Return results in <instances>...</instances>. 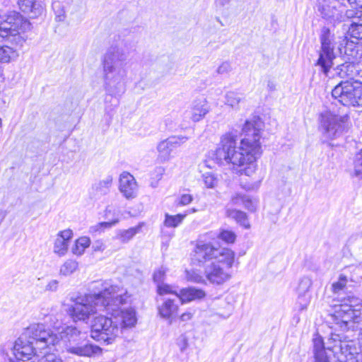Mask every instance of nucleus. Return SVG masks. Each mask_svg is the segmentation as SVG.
<instances>
[{"label":"nucleus","mask_w":362,"mask_h":362,"mask_svg":"<svg viewBox=\"0 0 362 362\" xmlns=\"http://www.w3.org/2000/svg\"><path fill=\"white\" fill-rule=\"evenodd\" d=\"M361 310L353 304L335 305L332 317L336 327L327 339L326 346L322 338L313 339V353L315 362H330V355L337 357V362H344L339 356L347 357L357 354L356 342L362 346V327L359 326Z\"/></svg>","instance_id":"obj_1"},{"label":"nucleus","mask_w":362,"mask_h":362,"mask_svg":"<svg viewBox=\"0 0 362 362\" xmlns=\"http://www.w3.org/2000/svg\"><path fill=\"white\" fill-rule=\"evenodd\" d=\"M264 123L259 116L247 119L243 127L244 138L237 146L235 137L223 135L218 147L213 153V159L219 165L232 164L233 169L240 175H252L257 170V158L260 155V133Z\"/></svg>","instance_id":"obj_2"},{"label":"nucleus","mask_w":362,"mask_h":362,"mask_svg":"<svg viewBox=\"0 0 362 362\" xmlns=\"http://www.w3.org/2000/svg\"><path fill=\"white\" fill-rule=\"evenodd\" d=\"M89 290L90 293L78 296L69 309V313L74 322L86 321L96 313L97 307L108 312H115L130 301V296L127 291L123 292L118 286L110 285L108 282L93 281Z\"/></svg>","instance_id":"obj_3"},{"label":"nucleus","mask_w":362,"mask_h":362,"mask_svg":"<svg viewBox=\"0 0 362 362\" xmlns=\"http://www.w3.org/2000/svg\"><path fill=\"white\" fill-rule=\"evenodd\" d=\"M129 40L130 37L112 45L103 57L104 86L111 95H120L125 91L129 53L124 51V47L128 49L127 43Z\"/></svg>","instance_id":"obj_4"},{"label":"nucleus","mask_w":362,"mask_h":362,"mask_svg":"<svg viewBox=\"0 0 362 362\" xmlns=\"http://www.w3.org/2000/svg\"><path fill=\"white\" fill-rule=\"evenodd\" d=\"M235 260V252L228 248H222L221 256L207 264L204 268V276L211 284L221 285L231 277L230 270Z\"/></svg>","instance_id":"obj_5"},{"label":"nucleus","mask_w":362,"mask_h":362,"mask_svg":"<svg viewBox=\"0 0 362 362\" xmlns=\"http://www.w3.org/2000/svg\"><path fill=\"white\" fill-rule=\"evenodd\" d=\"M121 332L117 316L100 315L91 321L90 337L102 344H112Z\"/></svg>","instance_id":"obj_6"},{"label":"nucleus","mask_w":362,"mask_h":362,"mask_svg":"<svg viewBox=\"0 0 362 362\" xmlns=\"http://www.w3.org/2000/svg\"><path fill=\"white\" fill-rule=\"evenodd\" d=\"M63 334L62 337L67 341L68 353L83 357H93L102 354V349L90 343L76 327H67Z\"/></svg>","instance_id":"obj_7"},{"label":"nucleus","mask_w":362,"mask_h":362,"mask_svg":"<svg viewBox=\"0 0 362 362\" xmlns=\"http://www.w3.org/2000/svg\"><path fill=\"white\" fill-rule=\"evenodd\" d=\"M320 49L316 65L320 66L322 71L327 75L337 56L334 49L337 42L334 34L326 26L322 27L320 30Z\"/></svg>","instance_id":"obj_8"},{"label":"nucleus","mask_w":362,"mask_h":362,"mask_svg":"<svg viewBox=\"0 0 362 362\" xmlns=\"http://www.w3.org/2000/svg\"><path fill=\"white\" fill-rule=\"evenodd\" d=\"M347 125L339 116L325 112L320 116L319 131L324 142L337 139L346 131Z\"/></svg>","instance_id":"obj_9"},{"label":"nucleus","mask_w":362,"mask_h":362,"mask_svg":"<svg viewBox=\"0 0 362 362\" xmlns=\"http://www.w3.org/2000/svg\"><path fill=\"white\" fill-rule=\"evenodd\" d=\"M30 27V23L21 14L11 11L6 16L0 17V36L6 37L16 35Z\"/></svg>","instance_id":"obj_10"},{"label":"nucleus","mask_w":362,"mask_h":362,"mask_svg":"<svg viewBox=\"0 0 362 362\" xmlns=\"http://www.w3.org/2000/svg\"><path fill=\"white\" fill-rule=\"evenodd\" d=\"M221 252L222 249L216 247L211 243L198 240L192 256V263L204 267L207 262L217 259Z\"/></svg>","instance_id":"obj_11"},{"label":"nucleus","mask_w":362,"mask_h":362,"mask_svg":"<svg viewBox=\"0 0 362 362\" xmlns=\"http://www.w3.org/2000/svg\"><path fill=\"white\" fill-rule=\"evenodd\" d=\"M356 81L349 80L341 81L332 89V97L344 106H352Z\"/></svg>","instance_id":"obj_12"},{"label":"nucleus","mask_w":362,"mask_h":362,"mask_svg":"<svg viewBox=\"0 0 362 362\" xmlns=\"http://www.w3.org/2000/svg\"><path fill=\"white\" fill-rule=\"evenodd\" d=\"M187 140L186 136H173L160 141L157 145L158 160L161 163L170 160L175 150Z\"/></svg>","instance_id":"obj_13"},{"label":"nucleus","mask_w":362,"mask_h":362,"mask_svg":"<svg viewBox=\"0 0 362 362\" xmlns=\"http://www.w3.org/2000/svg\"><path fill=\"white\" fill-rule=\"evenodd\" d=\"M119 189L127 199H134L137 196L138 185L134 177L129 173L123 172L119 176Z\"/></svg>","instance_id":"obj_14"},{"label":"nucleus","mask_w":362,"mask_h":362,"mask_svg":"<svg viewBox=\"0 0 362 362\" xmlns=\"http://www.w3.org/2000/svg\"><path fill=\"white\" fill-rule=\"evenodd\" d=\"M347 277L344 274H340L338 278V280L332 284L331 290L334 294L337 295L338 300L341 302L340 305L344 303L353 304L355 306V308H357L358 306V298L351 296H348L346 298L340 296L341 295L346 293V291L347 289Z\"/></svg>","instance_id":"obj_15"},{"label":"nucleus","mask_w":362,"mask_h":362,"mask_svg":"<svg viewBox=\"0 0 362 362\" xmlns=\"http://www.w3.org/2000/svg\"><path fill=\"white\" fill-rule=\"evenodd\" d=\"M19 9L30 18H35L44 11L42 1L34 0H18Z\"/></svg>","instance_id":"obj_16"},{"label":"nucleus","mask_w":362,"mask_h":362,"mask_svg":"<svg viewBox=\"0 0 362 362\" xmlns=\"http://www.w3.org/2000/svg\"><path fill=\"white\" fill-rule=\"evenodd\" d=\"M313 281L309 276H303L298 283L297 291L298 293V303L300 305L299 310H304L310 303V296L307 295L310 287L312 286Z\"/></svg>","instance_id":"obj_17"},{"label":"nucleus","mask_w":362,"mask_h":362,"mask_svg":"<svg viewBox=\"0 0 362 362\" xmlns=\"http://www.w3.org/2000/svg\"><path fill=\"white\" fill-rule=\"evenodd\" d=\"M209 107L206 99L204 97H200L194 100L191 106V119L194 122H199L202 119L204 116L209 112Z\"/></svg>","instance_id":"obj_18"},{"label":"nucleus","mask_w":362,"mask_h":362,"mask_svg":"<svg viewBox=\"0 0 362 362\" xmlns=\"http://www.w3.org/2000/svg\"><path fill=\"white\" fill-rule=\"evenodd\" d=\"M73 233L67 229L59 232L54 245V252L59 256H64L68 250V245Z\"/></svg>","instance_id":"obj_19"},{"label":"nucleus","mask_w":362,"mask_h":362,"mask_svg":"<svg viewBox=\"0 0 362 362\" xmlns=\"http://www.w3.org/2000/svg\"><path fill=\"white\" fill-rule=\"evenodd\" d=\"M120 212L113 206H107L105 211V217L107 221L101 222L96 225L94 228L95 230L100 229L109 228L115 226L119 221Z\"/></svg>","instance_id":"obj_20"},{"label":"nucleus","mask_w":362,"mask_h":362,"mask_svg":"<svg viewBox=\"0 0 362 362\" xmlns=\"http://www.w3.org/2000/svg\"><path fill=\"white\" fill-rule=\"evenodd\" d=\"M205 296L206 293L204 290L195 287H189L181 289L179 295H177V298L183 303L195 300H200Z\"/></svg>","instance_id":"obj_21"},{"label":"nucleus","mask_w":362,"mask_h":362,"mask_svg":"<svg viewBox=\"0 0 362 362\" xmlns=\"http://www.w3.org/2000/svg\"><path fill=\"white\" fill-rule=\"evenodd\" d=\"M158 313L162 318L170 320V324L177 313L178 305L173 299H166L161 305L158 308Z\"/></svg>","instance_id":"obj_22"},{"label":"nucleus","mask_w":362,"mask_h":362,"mask_svg":"<svg viewBox=\"0 0 362 362\" xmlns=\"http://www.w3.org/2000/svg\"><path fill=\"white\" fill-rule=\"evenodd\" d=\"M356 63L352 62H345L338 65L336 68V74L341 78H347L349 81H355L354 77L358 74Z\"/></svg>","instance_id":"obj_23"},{"label":"nucleus","mask_w":362,"mask_h":362,"mask_svg":"<svg viewBox=\"0 0 362 362\" xmlns=\"http://www.w3.org/2000/svg\"><path fill=\"white\" fill-rule=\"evenodd\" d=\"M344 54L348 59L354 63L358 62L362 58V46L358 42L351 40L344 46Z\"/></svg>","instance_id":"obj_24"},{"label":"nucleus","mask_w":362,"mask_h":362,"mask_svg":"<svg viewBox=\"0 0 362 362\" xmlns=\"http://www.w3.org/2000/svg\"><path fill=\"white\" fill-rule=\"evenodd\" d=\"M120 313L121 315L118 317V320L121 330L124 328L132 327L136 325L137 319L134 309L129 308L121 310Z\"/></svg>","instance_id":"obj_25"},{"label":"nucleus","mask_w":362,"mask_h":362,"mask_svg":"<svg viewBox=\"0 0 362 362\" xmlns=\"http://www.w3.org/2000/svg\"><path fill=\"white\" fill-rule=\"evenodd\" d=\"M226 216L228 218L235 220L237 223L240 224L244 228L249 229L250 228L247 216L242 211L228 208L226 210Z\"/></svg>","instance_id":"obj_26"},{"label":"nucleus","mask_w":362,"mask_h":362,"mask_svg":"<svg viewBox=\"0 0 362 362\" xmlns=\"http://www.w3.org/2000/svg\"><path fill=\"white\" fill-rule=\"evenodd\" d=\"M233 0H215L214 8L217 13L228 18L233 13Z\"/></svg>","instance_id":"obj_27"},{"label":"nucleus","mask_w":362,"mask_h":362,"mask_svg":"<svg viewBox=\"0 0 362 362\" xmlns=\"http://www.w3.org/2000/svg\"><path fill=\"white\" fill-rule=\"evenodd\" d=\"M142 226L143 223H139L138 226L129 228L127 230H120L117 233L115 238L123 243H126L141 231Z\"/></svg>","instance_id":"obj_28"},{"label":"nucleus","mask_w":362,"mask_h":362,"mask_svg":"<svg viewBox=\"0 0 362 362\" xmlns=\"http://www.w3.org/2000/svg\"><path fill=\"white\" fill-rule=\"evenodd\" d=\"M231 202L235 205H243L249 211L255 210V205L250 197L245 194H237L231 198Z\"/></svg>","instance_id":"obj_29"},{"label":"nucleus","mask_w":362,"mask_h":362,"mask_svg":"<svg viewBox=\"0 0 362 362\" xmlns=\"http://www.w3.org/2000/svg\"><path fill=\"white\" fill-rule=\"evenodd\" d=\"M226 104L233 108H238L239 103L244 100L245 96L243 93L229 91L227 92L225 96Z\"/></svg>","instance_id":"obj_30"},{"label":"nucleus","mask_w":362,"mask_h":362,"mask_svg":"<svg viewBox=\"0 0 362 362\" xmlns=\"http://www.w3.org/2000/svg\"><path fill=\"white\" fill-rule=\"evenodd\" d=\"M186 216L187 214H178L175 216L165 214L163 225L167 228H176L182 223Z\"/></svg>","instance_id":"obj_31"},{"label":"nucleus","mask_w":362,"mask_h":362,"mask_svg":"<svg viewBox=\"0 0 362 362\" xmlns=\"http://www.w3.org/2000/svg\"><path fill=\"white\" fill-rule=\"evenodd\" d=\"M113 177L112 175H107L104 179L95 185V190L101 195L107 194L112 187Z\"/></svg>","instance_id":"obj_32"},{"label":"nucleus","mask_w":362,"mask_h":362,"mask_svg":"<svg viewBox=\"0 0 362 362\" xmlns=\"http://www.w3.org/2000/svg\"><path fill=\"white\" fill-rule=\"evenodd\" d=\"M347 25L349 26L348 33L351 38L355 39L356 42L362 40V23L349 21Z\"/></svg>","instance_id":"obj_33"},{"label":"nucleus","mask_w":362,"mask_h":362,"mask_svg":"<svg viewBox=\"0 0 362 362\" xmlns=\"http://www.w3.org/2000/svg\"><path fill=\"white\" fill-rule=\"evenodd\" d=\"M90 240L88 237H81L75 243L72 247V252L76 255H81L85 250L90 246Z\"/></svg>","instance_id":"obj_34"},{"label":"nucleus","mask_w":362,"mask_h":362,"mask_svg":"<svg viewBox=\"0 0 362 362\" xmlns=\"http://www.w3.org/2000/svg\"><path fill=\"white\" fill-rule=\"evenodd\" d=\"M78 267V262L73 259L66 260L60 268V274L64 276L71 274Z\"/></svg>","instance_id":"obj_35"},{"label":"nucleus","mask_w":362,"mask_h":362,"mask_svg":"<svg viewBox=\"0 0 362 362\" xmlns=\"http://www.w3.org/2000/svg\"><path fill=\"white\" fill-rule=\"evenodd\" d=\"M354 175L359 179H362V149L354 157Z\"/></svg>","instance_id":"obj_36"},{"label":"nucleus","mask_w":362,"mask_h":362,"mask_svg":"<svg viewBox=\"0 0 362 362\" xmlns=\"http://www.w3.org/2000/svg\"><path fill=\"white\" fill-rule=\"evenodd\" d=\"M217 237L227 244H233L236 240L235 233L232 230L226 229H221Z\"/></svg>","instance_id":"obj_37"},{"label":"nucleus","mask_w":362,"mask_h":362,"mask_svg":"<svg viewBox=\"0 0 362 362\" xmlns=\"http://www.w3.org/2000/svg\"><path fill=\"white\" fill-rule=\"evenodd\" d=\"M187 279L195 284H206V279L199 272L192 270L187 273Z\"/></svg>","instance_id":"obj_38"},{"label":"nucleus","mask_w":362,"mask_h":362,"mask_svg":"<svg viewBox=\"0 0 362 362\" xmlns=\"http://www.w3.org/2000/svg\"><path fill=\"white\" fill-rule=\"evenodd\" d=\"M15 54L14 50L8 46H0V62L8 63Z\"/></svg>","instance_id":"obj_39"},{"label":"nucleus","mask_w":362,"mask_h":362,"mask_svg":"<svg viewBox=\"0 0 362 362\" xmlns=\"http://www.w3.org/2000/svg\"><path fill=\"white\" fill-rule=\"evenodd\" d=\"M355 84L354 101L352 106L362 107V83L357 81Z\"/></svg>","instance_id":"obj_40"},{"label":"nucleus","mask_w":362,"mask_h":362,"mask_svg":"<svg viewBox=\"0 0 362 362\" xmlns=\"http://www.w3.org/2000/svg\"><path fill=\"white\" fill-rule=\"evenodd\" d=\"M202 177L206 187L214 188L216 185L217 180L211 173H204Z\"/></svg>","instance_id":"obj_41"},{"label":"nucleus","mask_w":362,"mask_h":362,"mask_svg":"<svg viewBox=\"0 0 362 362\" xmlns=\"http://www.w3.org/2000/svg\"><path fill=\"white\" fill-rule=\"evenodd\" d=\"M165 272L166 271L163 267H161L154 272L153 279L154 282L157 284V286L158 284H164L163 281L165 280Z\"/></svg>","instance_id":"obj_42"},{"label":"nucleus","mask_w":362,"mask_h":362,"mask_svg":"<svg viewBox=\"0 0 362 362\" xmlns=\"http://www.w3.org/2000/svg\"><path fill=\"white\" fill-rule=\"evenodd\" d=\"M39 362H63L61 357L55 354L49 353L45 354Z\"/></svg>","instance_id":"obj_43"},{"label":"nucleus","mask_w":362,"mask_h":362,"mask_svg":"<svg viewBox=\"0 0 362 362\" xmlns=\"http://www.w3.org/2000/svg\"><path fill=\"white\" fill-rule=\"evenodd\" d=\"M157 291L159 295L174 293L176 295L177 297V295H179V293H177L176 291L172 290V287L170 285L165 284H158V286H157Z\"/></svg>","instance_id":"obj_44"},{"label":"nucleus","mask_w":362,"mask_h":362,"mask_svg":"<svg viewBox=\"0 0 362 362\" xmlns=\"http://www.w3.org/2000/svg\"><path fill=\"white\" fill-rule=\"evenodd\" d=\"M194 197L190 194H182L180 195V197L178 199L177 201V205L178 206H187L192 203L193 201Z\"/></svg>","instance_id":"obj_45"},{"label":"nucleus","mask_w":362,"mask_h":362,"mask_svg":"<svg viewBox=\"0 0 362 362\" xmlns=\"http://www.w3.org/2000/svg\"><path fill=\"white\" fill-rule=\"evenodd\" d=\"M230 71V64L228 62H224L218 67L216 72L218 74H225L229 73Z\"/></svg>","instance_id":"obj_46"},{"label":"nucleus","mask_w":362,"mask_h":362,"mask_svg":"<svg viewBox=\"0 0 362 362\" xmlns=\"http://www.w3.org/2000/svg\"><path fill=\"white\" fill-rule=\"evenodd\" d=\"M164 172L165 169L163 167H156L154 169L153 173H152L151 179L159 181L160 180H161L163 175L164 174Z\"/></svg>","instance_id":"obj_47"},{"label":"nucleus","mask_w":362,"mask_h":362,"mask_svg":"<svg viewBox=\"0 0 362 362\" xmlns=\"http://www.w3.org/2000/svg\"><path fill=\"white\" fill-rule=\"evenodd\" d=\"M105 248V245L100 240H95L92 245V249L95 252H103Z\"/></svg>","instance_id":"obj_48"},{"label":"nucleus","mask_w":362,"mask_h":362,"mask_svg":"<svg viewBox=\"0 0 362 362\" xmlns=\"http://www.w3.org/2000/svg\"><path fill=\"white\" fill-rule=\"evenodd\" d=\"M59 282L57 280L50 281L46 286V291H55L58 288Z\"/></svg>","instance_id":"obj_49"},{"label":"nucleus","mask_w":362,"mask_h":362,"mask_svg":"<svg viewBox=\"0 0 362 362\" xmlns=\"http://www.w3.org/2000/svg\"><path fill=\"white\" fill-rule=\"evenodd\" d=\"M192 314L189 312L185 313L181 315L180 319L182 321H187L192 318Z\"/></svg>","instance_id":"obj_50"},{"label":"nucleus","mask_w":362,"mask_h":362,"mask_svg":"<svg viewBox=\"0 0 362 362\" xmlns=\"http://www.w3.org/2000/svg\"><path fill=\"white\" fill-rule=\"evenodd\" d=\"M349 4H355L356 6L362 8V0H347Z\"/></svg>","instance_id":"obj_51"},{"label":"nucleus","mask_w":362,"mask_h":362,"mask_svg":"<svg viewBox=\"0 0 362 362\" xmlns=\"http://www.w3.org/2000/svg\"><path fill=\"white\" fill-rule=\"evenodd\" d=\"M267 88L269 91H274L276 89V85L273 81H269L267 83Z\"/></svg>","instance_id":"obj_52"},{"label":"nucleus","mask_w":362,"mask_h":362,"mask_svg":"<svg viewBox=\"0 0 362 362\" xmlns=\"http://www.w3.org/2000/svg\"><path fill=\"white\" fill-rule=\"evenodd\" d=\"M158 182V181H157V180H156L155 182L151 181V187H157Z\"/></svg>","instance_id":"obj_53"},{"label":"nucleus","mask_w":362,"mask_h":362,"mask_svg":"<svg viewBox=\"0 0 362 362\" xmlns=\"http://www.w3.org/2000/svg\"><path fill=\"white\" fill-rule=\"evenodd\" d=\"M197 210L196 209L192 208V209H191L188 210V211H187V212H188L189 214H191V213H195V212H197Z\"/></svg>","instance_id":"obj_54"},{"label":"nucleus","mask_w":362,"mask_h":362,"mask_svg":"<svg viewBox=\"0 0 362 362\" xmlns=\"http://www.w3.org/2000/svg\"><path fill=\"white\" fill-rule=\"evenodd\" d=\"M342 45V44H339L337 47L338 49L339 50L340 53H341V46Z\"/></svg>","instance_id":"obj_55"},{"label":"nucleus","mask_w":362,"mask_h":362,"mask_svg":"<svg viewBox=\"0 0 362 362\" xmlns=\"http://www.w3.org/2000/svg\"><path fill=\"white\" fill-rule=\"evenodd\" d=\"M59 6V2H57V3H54V4H53V7H54H54H56V6Z\"/></svg>","instance_id":"obj_56"},{"label":"nucleus","mask_w":362,"mask_h":362,"mask_svg":"<svg viewBox=\"0 0 362 362\" xmlns=\"http://www.w3.org/2000/svg\"><path fill=\"white\" fill-rule=\"evenodd\" d=\"M216 21H217L218 22H219V23L223 25V23H221V20H220L219 17H216Z\"/></svg>","instance_id":"obj_57"}]
</instances>
